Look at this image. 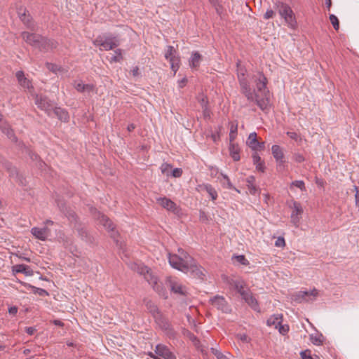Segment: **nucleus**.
Listing matches in <instances>:
<instances>
[{"label": "nucleus", "instance_id": "nucleus-54", "mask_svg": "<svg viewBox=\"0 0 359 359\" xmlns=\"http://www.w3.org/2000/svg\"><path fill=\"white\" fill-rule=\"evenodd\" d=\"M275 16V12L271 9H268L264 15V18L266 20L273 18Z\"/></svg>", "mask_w": 359, "mask_h": 359}, {"label": "nucleus", "instance_id": "nucleus-3", "mask_svg": "<svg viewBox=\"0 0 359 359\" xmlns=\"http://www.w3.org/2000/svg\"><path fill=\"white\" fill-rule=\"evenodd\" d=\"M21 36L27 44L41 51H48L57 47V43L55 41L48 39L36 33L22 32Z\"/></svg>", "mask_w": 359, "mask_h": 359}, {"label": "nucleus", "instance_id": "nucleus-64", "mask_svg": "<svg viewBox=\"0 0 359 359\" xmlns=\"http://www.w3.org/2000/svg\"><path fill=\"white\" fill-rule=\"evenodd\" d=\"M131 74H133V76H138L140 74L138 67L136 66L133 67V69L131 70Z\"/></svg>", "mask_w": 359, "mask_h": 359}, {"label": "nucleus", "instance_id": "nucleus-6", "mask_svg": "<svg viewBox=\"0 0 359 359\" xmlns=\"http://www.w3.org/2000/svg\"><path fill=\"white\" fill-rule=\"evenodd\" d=\"M247 72V70L244 67H243L240 62H237V75H238V79L239 82V85L241 87V92L242 94L244 95L245 97L249 98L250 93L248 92L249 90V81L245 78V74Z\"/></svg>", "mask_w": 359, "mask_h": 359}, {"label": "nucleus", "instance_id": "nucleus-12", "mask_svg": "<svg viewBox=\"0 0 359 359\" xmlns=\"http://www.w3.org/2000/svg\"><path fill=\"white\" fill-rule=\"evenodd\" d=\"M318 296L317 290L311 291H299L294 295L293 300L302 303V302H312Z\"/></svg>", "mask_w": 359, "mask_h": 359}, {"label": "nucleus", "instance_id": "nucleus-34", "mask_svg": "<svg viewBox=\"0 0 359 359\" xmlns=\"http://www.w3.org/2000/svg\"><path fill=\"white\" fill-rule=\"evenodd\" d=\"M130 268L134 270L135 271H137L138 273L141 275H144L145 273V271H147L148 267L146 266L142 263H137L134 262L130 264Z\"/></svg>", "mask_w": 359, "mask_h": 359}, {"label": "nucleus", "instance_id": "nucleus-37", "mask_svg": "<svg viewBox=\"0 0 359 359\" xmlns=\"http://www.w3.org/2000/svg\"><path fill=\"white\" fill-rule=\"evenodd\" d=\"M238 125L236 123H231L230 133H229V142H233L237 135Z\"/></svg>", "mask_w": 359, "mask_h": 359}, {"label": "nucleus", "instance_id": "nucleus-46", "mask_svg": "<svg viewBox=\"0 0 359 359\" xmlns=\"http://www.w3.org/2000/svg\"><path fill=\"white\" fill-rule=\"evenodd\" d=\"M292 158L297 163H302L305 161V158L300 153H294L293 154Z\"/></svg>", "mask_w": 359, "mask_h": 359}, {"label": "nucleus", "instance_id": "nucleus-30", "mask_svg": "<svg viewBox=\"0 0 359 359\" xmlns=\"http://www.w3.org/2000/svg\"><path fill=\"white\" fill-rule=\"evenodd\" d=\"M231 285L241 297H243L249 290L244 289V282L241 279L233 280Z\"/></svg>", "mask_w": 359, "mask_h": 359}, {"label": "nucleus", "instance_id": "nucleus-40", "mask_svg": "<svg viewBox=\"0 0 359 359\" xmlns=\"http://www.w3.org/2000/svg\"><path fill=\"white\" fill-rule=\"evenodd\" d=\"M276 162L277 164L276 169L278 171L283 172V171L285 170L286 167H287V162L285 159L280 160V161H277Z\"/></svg>", "mask_w": 359, "mask_h": 359}, {"label": "nucleus", "instance_id": "nucleus-48", "mask_svg": "<svg viewBox=\"0 0 359 359\" xmlns=\"http://www.w3.org/2000/svg\"><path fill=\"white\" fill-rule=\"evenodd\" d=\"M278 329L279 332L282 334H285L289 331V326L287 325H282L281 323L278 325Z\"/></svg>", "mask_w": 359, "mask_h": 359}, {"label": "nucleus", "instance_id": "nucleus-36", "mask_svg": "<svg viewBox=\"0 0 359 359\" xmlns=\"http://www.w3.org/2000/svg\"><path fill=\"white\" fill-rule=\"evenodd\" d=\"M324 337L322 334H316L310 335V341L313 344L320 346L323 344Z\"/></svg>", "mask_w": 359, "mask_h": 359}, {"label": "nucleus", "instance_id": "nucleus-4", "mask_svg": "<svg viewBox=\"0 0 359 359\" xmlns=\"http://www.w3.org/2000/svg\"><path fill=\"white\" fill-rule=\"evenodd\" d=\"M93 43L96 46H102L105 50H112L119 46L120 41L115 36H98L94 41Z\"/></svg>", "mask_w": 359, "mask_h": 359}, {"label": "nucleus", "instance_id": "nucleus-45", "mask_svg": "<svg viewBox=\"0 0 359 359\" xmlns=\"http://www.w3.org/2000/svg\"><path fill=\"white\" fill-rule=\"evenodd\" d=\"M300 355L302 359H318L317 356H316V358H313L311 354V351L309 350L302 351Z\"/></svg>", "mask_w": 359, "mask_h": 359}, {"label": "nucleus", "instance_id": "nucleus-8", "mask_svg": "<svg viewBox=\"0 0 359 359\" xmlns=\"http://www.w3.org/2000/svg\"><path fill=\"white\" fill-rule=\"evenodd\" d=\"M165 58L170 62L171 69L173 71L174 74H175L180 68V59L177 56V52L173 46H167Z\"/></svg>", "mask_w": 359, "mask_h": 359}, {"label": "nucleus", "instance_id": "nucleus-9", "mask_svg": "<svg viewBox=\"0 0 359 359\" xmlns=\"http://www.w3.org/2000/svg\"><path fill=\"white\" fill-rule=\"evenodd\" d=\"M92 213L94 215L95 218L99 221L100 224L104 226L108 231H111V236L115 238L117 232L114 231L113 222L106 215L97 211L96 209L92 210Z\"/></svg>", "mask_w": 359, "mask_h": 359}, {"label": "nucleus", "instance_id": "nucleus-7", "mask_svg": "<svg viewBox=\"0 0 359 359\" xmlns=\"http://www.w3.org/2000/svg\"><path fill=\"white\" fill-rule=\"evenodd\" d=\"M35 104L40 109L44 111L49 116H52L54 102L42 94L35 96Z\"/></svg>", "mask_w": 359, "mask_h": 359}, {"label": "nucleus", "instance_id": "nucleus-61", "mask_svg": "<svg viewBox=\"0 0 359 359\" xmlns=\"http://www.w3.org/2000/svg\"><path fill=\"white\" fill-rule=\"evenodd\" d=\"M238 337L244 342H248V337L245 334H239Z\"/></svg>", "mask_w": 359, "mask_h": 359}, {"label": "nucleus", "instance_id": "nucleus-14", "mask_svg": "<svg viewBox=\"0 0 359 359\" xmlns=\"http://www.w3.org/2000/svg\"><path fill=\"white\" fill-rule=\"evenodd\" d=\"M210 301L212 306L216 307L218 310L226 313L231 311L230 306L224 297L216 295L213 298L210 299Z\"/></svg>", "mask_w": 359, "mask_h": 359}, {"label": "nucleus", "instance_id": "nucleus-5", "mask_svg": "<svg viewBox=\"0 0 359 359\" xmlns=\"http://www.w3.org/2000/svg\"><path fill=\"white\" fill-rule=\"evenodd\" d=\"M278 13L280 15L284 18L287 25L294 29L297 26V21L294 13L290 6L286 4L281 3L278 6Z\"/></svg>", "mask_w": 359, "mask_h": 359}, {"label": "nucleus", "instance_id": "nucleus-35", "mask_svg": "<svg viewBox=\"0 0 359 359\" xmlns=\"http://www.w3.org/2000/svg\"><path fill=\"white\" fill-rule=\"evenodd\" d=\"M255 181V178L253 176L248 177L246 180L248 190L250 193L253 195L256 194L258 191V189L254 184Z\"/></svg>", "mask_w": 359, "mask_h": 359}, {"label": "nucleus", "instance_id": "nucleus-59", "mask_svg": "<svg viewBox=\"0 0 359 359\" xmlns=\"http://www.w3.org/2000/svg\"><path fill=\"white\" fill-rule=\"evenodd\" d=\"M36 331V330L34 327H25V332L29 335H33L35 333Z\"/></svg>", "mask_w": 359, "mask_h": 359}, {"label": "nucleus", "instance_id": "nucleus-11", "mask_svg": "<svg viewBox=\"0 0 359 359\" xmlns=\"http://www.w3.org/2000/svg\"><path fill=\"white\" fill-rule=\"evenodd\" d=\"M167 286L171 292L182 296H186L187 294V288L181 283L172 278H168L166 280Z\"/></svg>", "mask_w": 359, "mask_h": 359}, {"label": "nucleus", "instance_id": "nucleus-22", "mask_svg": "<svg viewBox=\"0 0 359 359\" xmlns=\"http://www.w3.org/2000/svg\"><path fill=\"white\" fill-rule=\"evenodd\" d=\"M12 271L13 273H22L28 276H31L34 274V271L31 267L25 264H15L12 267Z\"/></svg>", "mask_w": 359, "mask_h": 359}, {"label": "nucleus", "instance_id": "nucleus-18", "mask_svg": "<svg viewBox=\"0 0 359 359\" xmlns=\"http://www.w3.org/2000/svg\"><path fill=\"white\" fill-rule=\"evenodd\" d=\"M242 298L245 302L255 311H259V306L257 300L252 295V292L248 290Z\"/></svg>", "mask_w": 359, "mask_h": 359}, {"label": "nucleus", "instance_id": "nucleus-17", "mask_svg": "<svg viewBox=\"0 0 359 359\" xmlns=\"http://www.w3.org/2000/svg\"><path fill=\"white\" fill-rule=\"evenodd\" d=\"M145 280L151 285L154 290L159 292L161 290V285L158 283L157 278L152 274L150 269H147V271L144 273Z\"/></svg>", "mask_w": 359, "mask_h": 359}, {"label": "nucleus", "instance_id": "nucleus-62", "mask_svg": "<svg viewBox=\"0 0 359 359\" xmlns=\"http://www.w3.org/2000/svg\"><path fill=\"white\" fill-rule=\"evenodd\" d=\"M37 166L40 170H43L46 167V164L40 159L37 161Z\"/></svg>", "mask_w": 359, "mask_h": 359}, {"label": "nucleus", "instance_id": "nucleus-43", "mask_svg": "<svg viewBox=\"0 0 359 359\" xmlns=\"http://www.w3.org/2000/svg\"><path fill=\"white\" fill-rule=\"evenodd\" d=\"M235 259L238 262L241 263L242 265L248 266L250 264L249 261L243 255L235 256Z\"/></svg>", "mask_w": 359, "mask_h": 359}, {"label": "nucleus", "instance_id": "nucleus-57", "mask_svg": "<svg viewBox=\"0 0 359 359\" xmlns=\"http://www.w3.org/2000/svg\"><path fill=\"white\" fill-rule=\"evenodd\" d=\"M29 156L32 161H39L40 160L39 155L32 151H29Z\"/></svg>", "mask_w": 359, "mask_h": 359}, {"label": "nucleus", "instance_id": "nucleus-53", "mask_svg": "<svg viewBox=\"0 0 359 359\" xmlns=\"http://www.w3.org/2000/svg\"><path fill=\"white\" fill-rule=\"evenodd\" d=\"M221 176L222 177L224 180H225V182H226L227 188H229L230 189H233V186L232 183L231 182L229 177L226 175L223 174V173H221Z\"/></svg>", "mask_w": 359, "mask_h": 359}, {"label": "nucleus", "instance_id": "nucleus-21", "mask_svg": "<svg viewBox=\"0 0 359 359\" xmlns=\"http://www.w3.org/2000/svg\"><path fill=\"white\" fill-rule=\"evenodd\" d=\"M0 163L2 164L4 168L9 172V175L11 177H17L18 172L17 168L12 165L11 163L6 160L3 157H0Z\"/></svg>", "mask_w": 359, "mask_h": 359}, {"label": "nucleus", "instance_id": "nucleus-44", "mask_svg": "<svg viewBox=\"0 0 359 359\" xmlns=\"http://www.w3.org/2000/svg\"><path fill=\"white\" fill-rule=\"evenodd\" d=\"M197 100H198V102L200 103L202 108H205V107H208V101L205 96H204L203 95H199V96H198Z\"/></svg>", "mask_w": 359, "mask_h": 359}, {"label": "nucleus", "instance_id": "nucleus-25", "mask_svg": "<svg viewBox=\"0 0 359 359\" xmlns=\"http://www.w3.org/2000/svg\"><path fill=\"white\" fill-rule=\"evenodd\" d=\"M201 60L202 55L197 51L193 52L189 60L190 67L193 69L198 68L200 66Z\"/></svg>", "mask_w": 359, "mask_h": 359}, {"label": "nucleus", "instance_id": "nucleus-39", "mask_svg": "<svg viewBox=\"0 0 359 359\" xmlns=\"http://www.w3.org/2000/svg\"><path fill=\"white\" fill-rule=\"evenodd\" d=\"M329 18L334 29L337 31L339 28V22L337 17L334 14H331Z\"/></svg>", "mask_w": 359, "mask_h": 359}, {"label": "nucleus", "instance_id": "nucleus-52", "mask_svg": "<svg viewBox=\"0 0 359 359\" xmlns=\"http://www.w3.org/2000/svg\"><path fill=\"white\" fill-rule=\"evenodd\" d=\"M285 239L283 237H278L275 242L276 247L281 248V247L285 246Z\"/></svg>", "mask_w": 359, "mask_h": 359}, {"label": "nucleus", "instance_id": "nucleus-16", "mask_svg": "<svg viewBox=\"0 0 359 359\" xmlns=\"http://www.w3.org/2000/svg\"><path fill=\"white\" fill-rule=\"evenodd\" d=\"M158 356L163 359H176L174 353L169 349L168 346L163 344H158L156 346L155 352L154 353Z\"/></svg>", "mask_w": 359, "mask_h": 359}, {"label": "nucleus", "instance_id": "nucleus-49", "mask_svg": "<svg viewBox=\"0 0 359 359\" xmlns=\"http://www.w3.org/2000/svg\"><path fill=\"white\" fill-rule=\"evenodd\" d=\"M33 288H34V293H37L40 296H48V292L44 289L35 287H33Z\"/></svg>", "mask_w": 359, "mask_h": 359}, {"label": "nucleus", "instance_id": "nucleus-20", "mask_svg": "<svg viewBox=\"0 0 359 359\" xmlns=\"http://www.w3.org/2000/svg\"><path fill=\"white\" fill-rule=\"evenodd\" d=\"M19 85L25 89L32 88L31 81L25 76L23 71H18L15 74Z\"/></svg>", "mask_w": 359, "mask_h": 359}, {"label": "nucleus", "instance_id": "nucleus-60", "mask_svg": "<svg viewBox=\"0 0 359 359\" xmlns=\"http://www.w3.org/2000/svg\"><path fill=\"white\" fill-rule=\"evenodd\" d=\"M255 165L257 170L261 171L262 172L264 171L265 167L264 161L262 163H257L255 164Z\"/></svg>", "mask_w": 359, "mask_h": 359}, {"label": "nucleus", "instance_id": "nucleus-2", "mask_svg": "<svg viewBox=\"0 0 359 359\" xmlns=\"http://www.w3.org/2000/svg\"><path fill=\"white\" fill-rule=\"evenodd\" d=\"M256 90H252L249 84V98L246 97L250 102H255L257 107L264 112H267L269 108L270 93L267 88V79L261 72L259 77L255 79Z\"/></svg>", "mask_w": 359, "mask_h": 359}, {"label": "nucleus", "instance_id": "nucleus-23", "mask_svg": "<svg viewBox=\"0 0 359 359\" xmlns=\"http://www.w3.org/2000/svg\"><path fill=\"white\" fill-rule=\"evenodd\" d=\"M19 17L21 21L26 25V27L32 31H35V26L34 23L32 22V18L29 15L26 14L25 10L23 13L20 12V10L18 11Z\"/></svg>", "mask_w": 359, "mask_h": 359}, {"label": "nucleus", "instance_id": "nucleus-56", "mask_svg": "<svg viewBox=\"0 0 359 359\" xmlns=\"http://www.w3.org/2000/svg\"><path fill=\"white\" fill-rule=\"evenodd\" d=\"M355 205L359 208V187L354 186Z\"/></svg>", "mask_w": 359, "mask_h": 359}, {"label": "nucleus", "instance_id": "nucleus-42", "mask_svg": "<svg viewBox=\"0 0 359 359\" xmlns=\"http://www.w3.org/2000/svg\"><path fill=\"white\" fill-rule=\"evenodd\" d=\"M171 168V165L166 163H163L160 168L161 172L166 175H169Z\"/></svg>", "mask_w": 359, "mask_h": 359}, {"label": "nucleus", "instance_id": "nucleus-1", "mask_svg": "<svg viewBox=\"0 0 359 359\" xmlns=\"http://www.w3.org/2000/svg\"><path fill=\"white\" fill-rule=\"evenodd\" d=\"M170 266L184 273H190L193 276L202 279L204 276L203 268L183 249H178V254H168Z\"/></svg>", "mask_w": 359, "mask_h": 359}, {"label": "nucleus", "instance_id": "nucleus-10", "mask_svg": "<svg viewBox=\"0 0 359 359\" xmlns=\"http://www.w3.org/2000/svg\"><path fill=\"white\" fill-rule=\"evenodd\" d=\"M156 201L163 208L172 212L175 215H179L181 212V208L170 198L159 197L156 198Z\"/></svg>", "mask_w": 359, "mask_h": 359}, {"label": "nucleus", "instance_id": "nucleus-19", "mask_svg": "<svg viewBox=\"0 0 359 359\" xmlns=\"http://www.w3.org/2000/svg\"><path fill=\"white\" fill-rule=\"evenodd\" d=\"M31 233L34 236H35L39 240L46 241L50 233V230L48 227H33L31 229Z\"/></svg>", "mask_w": 359, "mask_h": 359}, {"label": "nucleus", "instance_id": "nucleus-63", "mask_svg": "<svg viewBox=\"0 0 359 359\" xmlns=\"http://www.w3.org/2000/svg\"><path fill=\"white\" fill-rule=\"evenodd\" d=\"M8 313L12 315H15L18 313V307L17 306H11L8 309Z\"/></svg>", "mask_w": 359, "mask_h": 359}, {"label": "nucleus", "instance_id": "nucleus-31", "mask_svg": "<svg viewBox=\"0 0 359 359\" xmlns=\"http://www.w3.org/2000/svg\"><path fill=\"white\" fill-rule=\"evenodd\" d=\"M147 309L149 310V313L156 319L158 320L161 318L160 311L156 305H155L151 301H148L146 304Z\"/></svg>", "mask_w": 359, "mask_h": 359}, {"label": "nucleus", "instance_id": "nucleus-27", "mask_svg": "<svg viewBox=\"0 0 359 359\" xmlns=\"http://www.w3.org/2000/svg\"><path fill=\"white\" fill-rule=\"evenodd\" d=\"M229 153L231 158L234 161H238L240 160V149L237 144H235L233 142H230L229 143Z\"/></svg>", "mask_w": 359, "mask_h": 359}, {"label": "nucleus", "instance_id": "nucleus-32", "mask_svg": "<svg viewBox=\"0 0 359 359\" xmlns=\"http://www.w3.org/2000/svg\"><path fill=\"white\" fill-rule=\"evenodd\" d=\"M2 132L5 133L9 139L13 141H16L17 138L15 136L13 130L9 127L7 123L4 121L2 122V126H0Z\"/></svg>", "mask_w": 359, "mask_h": 359}, {"label": "nucleus", "instance_id": "nucleus-38", "mask_svg": "<svg viewBox=\"0 0 359 359\" xmlns=\"http://www.w3.org/2000/svg\"><path fill=\"white\" fill-rule=\"evenodd\" d=\"M115 55H113L111 59V62H119L123 60L122 56V50L121 49H116L115 51Z\"/></svg>", "mask_w": 359, "mask_h": 359}, {"label": "nucleus", "instance_id": "nucleus-50", "mask_svg": "<svg viewBox=\"0 0 359 359\" xmlns=\"http://www.w3.org/2000/svg\"><path fill=\"white\" fill-rule=\"evenodd\" d=\"M252 157L253 163L255 165L257 163L263 162L261 159V157L257 154V151H255V152L252 154Z\"/></svg>", "mask_w": 359, "mask_h": 359}, {"label": "nucleus", "instance_id": "nucleus-13", "mask_svg": "<svg viewBox=\"0 0 359 359\" xmlns=\"http://www.w3.org/2000/svg\"><path fill=\"white\" fill-rule=\"evenodd\" d=\"M291 208H292V211L290 216L291 222L294 224L295 227H299V222L304 212L303 208L302 207V205L297 201H293L292 206Z\"/></svg>", "mask_w": 359, "mask_h": 359}, {"label": "nucleus", "instance_id": "nucleus-24", "mask_svg": "<svg viewBox=\"0 0 359 359\" xmlns=\"http://www.w3.org/2000/svg\"><path fill=\"white\" fill-rule=\"evenodd\" d=\"M55 114L58 118V119L62 121L67 122L69 121V116L68 112L62 108L54 106L52 114Z\"/></svg>", "mask_w": 359, "mask_h": 359}, {"label": "nucleus", "instance_id": "nucleus-29", "mask_svg": "<svg viewBox=\"0 0 359 359\" xmlns=\"http://www.w3.org/2000/svg\"><path fill=\"white\" fill-rule=\"evenodd\" d=\"M74 86L75 89L79 93L91 92L94 89V86L92 84H84L81 81L74 82Z\"/></svg>", "mask_w": 359, "mask_h": 359}, {"label": "nucleus", "instance_id": "nucleus-55", "mask_svg": "<svg viewBox=\"0 0 359 359\" xmlns=\"http://www.w3.org/2000/svg\"><path fill=\"white\" fill-rule=\"evenodd\" d=\"M199 219L203 222L208 221V216L203 210H200L199 212Z\"/></svg>", "mask_w": 359, "mask_h": 359}, {"label": "nucleus", "instance_id": "nucleus-41", "mask_svg": "<svg viewBox=\"0 0 359 359\" xmlns=\"http://www.w3.org/2000/svg\"><path fill=\"white\" fill-rule=\"evenodd\" d=\"M210 351L213 355L216 356L217 359H229L225 355H224L222 352L218 351L217 348H211Z\"/></svg>", "mask_w": 359, "mask_h": 359}, {"label": "nucleus", "instance_id": "nucleus-26", "mask_svg": "<svg viewBox=\"0 0 359 359\" xmlns=\"http://www.w3.org/2000/svg\"><path fill=\"white\" fill-rule=\"evenodd\" d=\"M205 190L209 194L212 201H215L217 198V192L215 188L209 184H203L198 186L197 189Z\"/></svg>", "mask_w": 359, "mask_h": 359}, {"label": "nucleus", "instance_id": "nucleus-47", "mask_svg": "<svg viewBox=\"0 0 359 359\" xmlns=\"http://www.w3.org/2000/svg\"><path fill=\"white\" fill-rule=\"evenodd\" d=\"M292 186H294L302 191L305 190V184L302 180H295L292 182Z\"/></svg>", "mask_w": 359, "mask_h": 359}, {"label": "nucleus", "instance_id": "nucleus-51", "mask_svg": "<svg viewBox=\"0 0 359 359\" xmlns=\"http://www.w3.org/2000/svg\"><path fill=\"white\" fill-rule=\"evenodd\" d=\"M182 170L181 168H175L171 172V175L174 177H180L182 175Z\"/></svg>", "mask_w": 359, "mask_h": 359}, {"label": "nucleus", "instance_id": "nucleus-15", "mask_svg": "<svg viewBox=\"0 0 359 359\" xmlns=\"http://www.w3.org/2000/svg\"><path fill=\"white\" fill-rule=\"evenodd\" d=\"M246 144L253 151L263 150L265 147L264 142H259L257 140V135L255 132H252L249 135Z\"/></svg>", "mask_w": 359, "mask_h": 359}, {"label": "nucleus", "instance_id": "nucleus-58", "mask_svg": "<svg viewBox=\"0 0 359 359\" xmlns=\"http://www.w3.org/2000/svg\"><path fill=\"white\" fill-rule=\"evenodd\" d=\"M287 135L292 139V140H298L299 139V135L297 133H294V132H287Z\"/></svg>", "mask_w": 359, "mask_h": 359}, {"label": "nucleus", "instance_id": "nucleus-28", "mask_svg": "<svg viewBox=\"0 0 359 359\" xmlns=\"http://www.w3.org/2000/svg\"><path fill=\"white\" fill-rule=\"evenodd\" d=\"M271 153L276 161L285 159L283 149L279 145H273L271 147Z\"/></svg>", "mask_w": 359, "mask_h": 359}, {"label": "nucleus", "instance_id": "nucleus-33", "mask_svg": "<svg viewBox=\"0 0 359 359\" xmlns=\"http://www.w3.org/2000/svg\"><path fill=\"white\" fill-rule=\"evenodd\" d=\"M282 320V315L276 314L271 316L266 321V324L269 326H274L275 328H278V325Z\"/></svg>", "mask_w": 359, "mask_h": 359}]
</instances>
